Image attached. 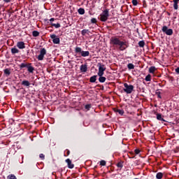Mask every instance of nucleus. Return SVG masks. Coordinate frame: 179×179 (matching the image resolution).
Returning <instances> with one entry per match:
<instances>
[{"label": "nucleus", "instance_id": "obj_1", "mask_svg": "<svg viewBox=\"0 0 179 179\" xmlns=\"http://www.w3.org/2000/svg\"><path fill=\"white\" fill-rule=\"evenodd\" d=\"M110 43L113 45H118L120 51H124L129 47L128 42H123L117 36H113L110 40Z\"/></svg>", "mask_w": 179, "mask_h": 179}, {"label": "nucleus", "instance_id": "obj_2", "mask_svg": "<svg viewBox=\"0 0 179 179\" xmlns=\"http://www.w3.org/2000/svg\"><path fill=\"white\" fill-rule=\"evenodd\" d=\"M20 69H23L24 68H27V71L30 73H33L34 72V67L31 66V63H21L19 65Z\"/></svg>", "mask_w": 179, "mask_h": 179}, {"label": "nucleus", "instance_id": "obj_3", "mask_svg": "<svg viewBox=\"0 0 179 179\" xmlns=\"http://www.w3.org/2000/svg\"><path fill=\"white\" fill-rule=\"evenodd\" d=\"M100 21L102 22H106L108 20L109 17V9L106 8L103 10V12L100 14Z\"/></svg>", "mask_w": 179, "mask_h": 179}, {"label": "nucleus", "instance_id": "obj_4", "mask_svg": "<svg viewBox=\"0 0 179 179\" xmlns=\"http://www.w3.org/2000/svg\"><path fill=\"white\" fill-rule=\"evenodd\" d=\"M75 53L76 55H80L83 57H86L90 55V52H88V50H82V49L78 46H76V48H75Z\"/></svg>", "mask_w": 179, "mask_h": 179}, {"label": "nucleus", "instance_id": "obj_5", "mask_svg": "<svg viewBox=\"0 0 179 179\" xmlns=\"http://www.w3.org/2000/svg\"><path fill=\"white\" fill-rule=\"evenodd\" d=\"M162 31L167 36H172L173 34V29L169 28L166 25L162 27Z\"/></svg>", "mask_w": 179, "mask_h": 179}, {"label": "nucleus", "instance_id": "obj_6", "mask_svg": "<svg viewBox=\"0 0 179 179\" xmlns=\"http://www.w3.org/2000/svg\"><path fill=\"white\" fill-rule=\"evenodd\" d=\"M124 91L128 94H130L132 93V92L134 91V87L133 85H129L127 83H124Z\"/></svg>", "mask_w": 179, "mask_h": 179}, {"label": "nucleus", "instance_id": "obj_7", "mask_svg": "<svg viewBox=\"0 0 179 179\" xmlns=\"http://www.w3.org/2000/svg\"><path fill=\"white\" fill-rule=\"evenodd\" d=\"M97 66L99 67L98 76H103V75L104 74V71L106 69L104 64H101V63H98Z\"/></svg>", "mask_w": 179, "mask_h": 179}, {"label": "nucleus", "instance_id": "obj_8", "mask_svg": "<svg viewBox=\"0 0 179 179\" xmlns=\"http://www.w3.org/2000/svg\"><path fill=\"white\" fill-rule=\"evenodd\" d=\"M46 53H47V50L46 49H45V48H43L42 49H41L40 54L37 57L38 60L43 61L44 56L46 55Z\"/></svg>", "mask_w": 179, "mask_h": 179}, {"label": "nucleus", "instance_id": "obj_9", "mask_svg": "<svg viewBox=\"0 0 179 179\" xmlns=\"http://www.w3.org/2000/svg\"><path fill=\"white\" fill-rule=\"evenodd\" d=\"M50 38L51 39H52V42L54 44H59L60 39L59 38H57V36H56V34H50Z\"/></svg>", "mask_w": 179, "mask_h": 179}, {"label": "nucleus", "instance_id": "obj_10", "mask_svg": "<svg viewBox=\"0 0 179 179\" xmlns=\"http://www.w3.org/2000/svg\"><path fill=\"white\" fill-rule=\"evenodd\" d=\"M80 70L82 73H86L87 71V63H85V64H81L80 67Z\"/></svg>", "mask_w": 179, "mask_h": 179}, {"label": "nucleus", "instance_id": "obj_11", "mask_svg": "<svg viewBox=\"0 0 179 179\" xmlns=\"http://www.w3.org/2000/svg\"><path fill=\"white\" fill-rule=\"evenodd\" d=\"M17 47L20 50H23V49L26 48V45H24V43L23 42H17Z\"/></svg>", "mask_w": 179, "mask_h": 179}, {"label": "nucleus", "instance_id": "obj_12", "mask_svg": "<svg viewBox=\"0 0 179 179\" xmlns=\"http://www.w3.org/2000/svg\"><path fill=\"white\" fill-rule=\"evenodd\" d=\"M21 85L24 87H30V81H28L27 80H24L23 81H22Z\"/></svg>", "mask_w": 179, "mask_h": 179}, {"label": "nucleus", "instance_id": "obj_13", "mask_svg": "<svg viewBox=\"0 0 179 179\" xmlns=\"http://www.w3.org/2000/svg\"><path fill=\"white\" fill-rule=\"evenodd\" d=\"M173 8L175 10L178 9V3H179V0H173Z\"/></svg>", "mask_w": 179, "mask_h": 179}, {"label": "nucleus", "instance_id": "obj_14", "mask_svg": "<svg viewBox=\"0 0 179 179\" xmlns=\"http://www.w3.org/2000/svg\"><path fill=\"white\" fill-rule=\"evenodd\" d=\"M66 162L67 163L69 169H73L74 167V165L71 163V161L69 159H67Z\"/></svg>", "mask_w": 179, "mask_h": 179}, {"label": "nucleus", "instance_id": "obj_15", "mask_svg": "<svg viewBox=\"0 0 179 179\" xmlns=\"http://www.w3.org/2000/svg\"><path fill=\"white\" fill-rule=\"evenodd\" d=\"M4 75L6 76V77H8L10 76V70L9 69H5L3 70Z\"/></svg>", "mask_w": 179, "mask_h": 179}, {"label": "nucleus", "instance_id": "obj_16", "mask_svg": "<svg viewBox=\"0 0 179 179\" xmlns=\"http://www.w3.org/2000/svg\"><path fill=\"white\" fill-rule=\"evenodd\" d=\"M157 119L159 121H163V122H166L164 120V116H162L160 113H157Z\"/></svg>", "mask_w": 179, "mask_h": 179}, {"label": "nucleus", "instance_id": "obj_17", "mask_svg": "<svg viewBox=\"0 0 179 179\" xmlns=\"http://www.w3.org/2000/svg\"><path fill=\"white\" fill-rule=\"evenodd\" d=\"M89 33H90L89 29H84L81 31L82 36H85L87 34H89Z\"/></svg>", "mask_w": 179, "mask_h": 179}, {"label": "nucleus", "instance_id": "obj_18", "mask_svg": "<svg viewBox=\"0 0 179 179\" xmlns=\"http://www.w3.org/2000/svg\"><path fill=\"white\" fill-rule=\"evenodd\" d=\"M32 35L34 37H38L40 36V32L37 30H34L32 31Z\"/></svg>", "mask_w": 179, "mask_h": 179}, {"label": "nucleus", "instance_id": "obj_19", "mask_svg": "<svg viewBox=\"0 0 179 179\" xmlns=\"http://www.w3.org/2000/svg\"><path fill=\"white\" fill-rule=\"evenodd\" d=\"M11 53L13 55L19 53V49H17V48H11Z\"/></svg>", "mask_w": 179, "mask_h": 179}, {"label": "nucleus", "instance_id": "obj_20", "mask_svg": "<svg viewBox=\"0 0 179 179\" xmlns=\"http://www.w3.org/2000/svg\"><path fill=\"white\" fill-rule=\"evenodd\" d=\"M96 78H97V76H92L90 77V82L92 83H95L96 80Z\"/></svg>", "mask_w": 179, "mask_h": 179}, {"label": "nucleus", "instance_id": "obj_21", "mask_svg": "<svg viewBox=\"0 0 179 179\" xmlns=\"http://www.w3.org/2000/svg\"><path fill=\"white\" fill-rule=\"evenodd\" d=\"M106 80V77H103V76H99V81L101 83H105Z\"/></svg>", "mask_w": 179, "mask_h": 179}, {"label": "nucleus", "instance_id": "obj_22", "mask_svg": "<svg viewBox=\"0 0 179 179\" xmlns=\"http://www.w3.org/2000/svg\"><path fill=\"white\" fill-rule=\"evenodd\" d=\"M50 25H51L52 27H55L56 29L59 28V27H61V25H60L59 23L55 24V23H53V22H50Z\"/></svg>", "mask_w": 179, "mask_h": 179}, {"label": "nucleus", "instance_id": "obj_23", "mask_svg": "<svg viewBox=\"0 0 179 179\" xmlns=\"http://www.w3.org/2000/svg\"><path fill=\"white\" fill-rule=\"evenodd\" d=\"M78 12L80 15H84L85 14V9L83 8H80L78 10Z\"/></svg>", "mask_w": 179, "mask_h": 179}, {"label": "nucleus", "instance_id": "obj_24", "mask_svg": "<svg viewBox=\"0 0 179 179\" xmlns=\"http://www.w3.org/2000/svg\"><path fill=\"white\" fill-rule=\"evenodd\" d=\"M127 68L129 70L134 69V66L132 63H129V64H127Z\"/></svg>", "mask_w": 179, "mask_h": 179}, {"label": "nucleus", "instance_id": "obj_25", "mask_svg": "<svg viewBox=\"0 0 179 179\" xmlns=\"http://www.w3.org/2000/svg\"><path fill=\"white\" fill-rule=\"evenodd\" d=\"M123 164H124V162H122L120 161V162H118L116 166L120 168V169H122L123 167Z\"/></svg>", "mask_w": 179, "mask_h": 179}, {"label": "nucleus", "instance_id": "obj_26", "mask_svg": "<svg viewBox=\"0 0 179 179\" xmlns=\"http://www.w3.org/2000/svg\"><path fill=\"white\" fill-rule=\"evenodd\" d=\"M156 69L154 66H152V67H150L149 69V72L150 73H154V72L155 71Z\"/></svg>", "mask_w": 179, "mask_h": 179}, {"label": "nucleus", "instance_id": "obj_27", "mask_svg": "<svg viewBox=\"0 0 179 179\" xmlns=\"http://www.w3.org/2000/svg\"><path fill=\"white\" fill-rule=\"evenodd\" d=\"M163 173H157L156 178L157 179H162L163 178Z\"/></svg>", "mask_w": 179, "mask_h": 179}, {"label": "nucleus", "instance_id": "obj_28", "mask_svg": "<svg viewBox=\"0 0 179 179\" xmlns=\"http://www.w3.org/2000/svg\"><path fill=\"white\" fill-rule=\"evenodd\" d=\"M115 111L116 113H118L120 115H123V114L124 113L123 110L116 109V110H115Z\"/></svg>", "mask_w": 179, "mask_h": 179}, {"label": "nucleus", "instance_id": "obj_29", "mask_svg": "<svg viewBox=\"0 0 179 179\" xmlns=\"http://www.w3.org/2000/svg\"><path fill=\"white\" fill-rule=\"evenodd\" d=\"M145 42L143 41H140V42H138V45L140 48H143L145 46Z\"/></svg>", "mask_w": 179, "mask_h": 179}, {"label": "nucleus", "instance_id": "obj_30", "mask_svg": "<svg viewBox=\"0 0 179 179\" xmlns=\"http://www.w3.org/2000/svg\"><path fill=\"white\" fill-rule=\"evenodd\" d=\"M145 80L147 81V82H150L151 81V76L150 74H148L145 78Z\"/></svg>", "mask_w": 179, "mask_h": 179}, {"label": "nucleus", "instance_id": "obj_31", "mask_svg": "<svg viewBox=\"0 0 179 179\" xmlns=\"http://www.w3.org/2000/svg\"><path fill=\"white\" fill-rule=\"evenodd\" d=\"M96 22H97L96 18L92 17V18L91 19V23H92V24H96Z\"/></svg>", "mask_w": 179, "mask_h": 179}, {"label": "nucleus", "instance_id": "obj_32", "mask_svg": "<svg viewBox=\"0 0 179 179\" xmlns=\"http://www.w3.org/2000/svg\"><path fill=\"white\" fill-rule=\"evenodd\" d=\"M159 90H158L156 92V95L157 96L158 98L162 99L161 92H159Z\"/></svg>", "mask_w": 179, "mask_h": 179}, {"label": "nucleus", "instance_id": "obj_33", "mask_svg": "<svg viewBox=\"0 0 179 179\" xmlns=\"http://www.w3.org/2000/svg\"><path fill=\"white\" fill-rule=\"evenodd\" d=\"M8 179H17L15 175H10L7 177Z\"/></svg>", "mask_w": 179, "mask_h": 179}, {"label": "nucleus", "instance_id": "obj_34", "mask_svg": "<svg viewBox=\"0 0 179 179\" xmlns=\"http://www.w3.org/2000/svg\"><path fill=\"white\" fill-rule=\"evenodd\" d=\"M91 105L90 104H87L85 106V108L87 110H90V109L91 108Z\"/></svg>", "mask_w": 179, "mask_h": 179}, {"label": "nucleus", "instance_id": "obj_35", "mask_svg": "<svg viewBox=\"0 0 179 179\" xmlns=\"http://www.w3.org/2000/svg\"><path fill=\"white\" fill-rule=\"evenodd\" d=\"M132 4L134 6H136L138 5V1L137 0H132Z\"/></svg>", "mask_w": 179, "mask_h": 179}, {"label": "nucleus", "instance_id": "obj_36", "mask_svg": "<svg viewBox=\"0 0 179 179\" xmlns=\"http://www.w3.org/2000/svg\"><path fill=\"white\" fill-rule=\"evenodd\" d=\"M106 162L105 161L102 160V161L100 162V165L106 166Z\"/></svg>", "mask_w": 179, "mask_h": 179}, {"label": "nucleus", "instance_id": "obj_37", "mask_svg": "<svg viewBox=\"0 0 179 179\" xmlns=\"http://www.w3.org/2000/svg\"><path fill=\"white\" fill-rule=\"evenodd\" d=\"M134 152H135L136 155H138L141 152V150L139 149H136L134 150Z\"/></svg>", "mask_w": 179, "mask_h": 179}, {"label": "nucleus", "instance_id": "obj_38", "mask_svg": "<svg viewBox=\"0 0 179 179\" xmlns=\"http://www.w3.org/2000/svg\"><path fill=\"white\" fill-rule=\"evenodd\" d=\"M39 157L43 160L45 159V155L43 154H40Z\"/></svg>", "mask_w": 179, "mask_h": 179}, {"label": "nucleus", "instance_id": "obj_39", "mask_svg": "<svg viewBox=\"0 0 179 179\" xmlns=\"http://www.w3.org/2000/svg\"><path fill=\"white\" fill-rule=\"evenodd\" d=\"M65 153L66 155H64V156H69L70 155V151L69 150H66Z\"/></svg>", "mask_w": 179, "mask_h": 179}, {"label": "nucleus", "instance_id": "obj_40", "mask_svg": "<svg viewBox=\"0 0 179 179\" xmlns=\"http://www.w3.org/2000/svg\"><path fill=\"white\" fill-rule=\"evenodd\" d=\"M3 1L6 3H10L12 0H3Z\"/></svg>", "mask_w": 179, "mask_h": 179}, {"label": "nucleus", "instance_id": "obj_41", "mask_svg": "<svg viewBox=\"0 0 179 179\" xmlns=\"http://www.w3.org/2000/svg\"><path fill=\"white\" fill-rule=\"evenodd\" d=\"M175 71H176V73H177V74H179V67H177V69H176Z\"/></svg>", "mask_w": 179, "mask_h": 179}, {"label": "nucleus", "instance_id": "obj_42", "mask_svg": "<svg viewBox=\"0 0 179 179\" xmlns=\"http://www.w3.org/2000/svg\"><path fill=\"white\" fill-rule=\"evenodd\" d=\"M54 20H55V18H54V17H51V18L50 19V23H52V22H53Z\"/></svg>", "mask_w": 179, "mask_h": 179}, {"label": "nucleus", "instance_id": "obj_43", "mask_svg": "<svg viewBox=\"0 0 179 179\" xmlns=\"http://www.w3.org/2000/svg\"><path fill=\"white\" fill-rule=\"evenodd\" d=\"M45 21H47V20H46V19H45Z\"/></svg>", "mask_w": 179, "mask_h": 179}, {"label": "nucleus", "instance_id": "obj_44", "mask_svg": "<svg viewBox=\"0 0 179 179\" xmlns=\"http://www.w3.org/2000/svg\"><path fill=\"white\" fill-rule=\"evenodd\" d=\"M112 8H113V6H112Z\"/></svg>", "mask_w": 179, "mask_h": 179}, {"label": "nucleus", "instance_id": "obj_45", "mask_svg": "<svg viewBox=\"0 0 179 179\" xmlns=\"http://www.w3.org/2000/svg\"><path fill=\"white\" fill-rule=\"evenodd\" d=\"M135 179H138V178H135Z\"/></svg>", "mask_w": 179, "mask_h": 179}]
</instances>
